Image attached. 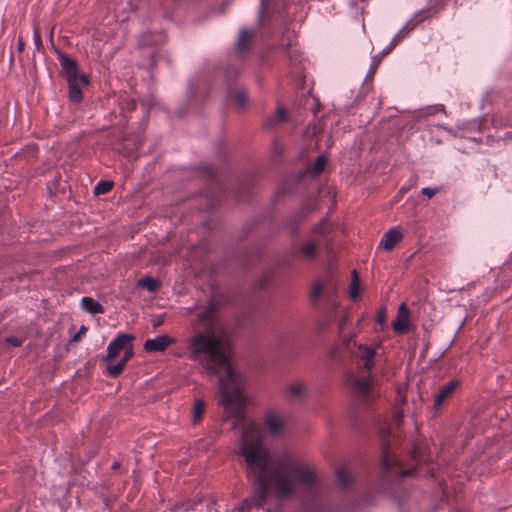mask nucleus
I'll list each match as a JSON object with an SVG mask.
<instances>
[{"label": "nucleus", "mask_w": 512, "mask_h": 512, "mask_svg": "<svg viewBox=\"0 0 512 512\" xmlns=\"http://www.w3.org/2000/svg\"><path fill=\"white\" fill-rule=\"evenodd\" d=\"M458 385V381L452 380L440 388L435 395L434 406L436 410L441 408L443 402L453 394Z\"/></svg>", "instance_id": "nucleus-8"}, {"label": "nucleus", "mask_w": 512, "mask_h": 512, "mask_svg": "<svg viewBox=\"0 0 512 512\" xmlns=\"http://www.w3.org/2000/svg\"><path fill=\"white\" fill-rule=\"evenodd\" d=\"M125 366H126V364L124 362L120 361L115 365H109L107 367V370H108V373L110 376L117 377L122 373Z\"/></svg>", "instance_id": "nucleus-25"}, {"label": "nucleus", "mask_w": 512, "mask_h": 512, "mask_svg": "<svg viewBox=\"0 0 512 512\" xmlns=\"http://www.w3.org/2000/svg\"><path fill=\"white\" fill-rule=\"evenodd\" d=\"M269 11H270V3L267 0H262L261 8H260V15H259V20L261 22L265 20L266 15L269 13Z\"/></svg>", "instance_id": "nucleus-28"}, {"label": "nucleus", "mask_w": 512, "mask_h": 512, "mask_svg": "<svg viewBox=\"0 0 512 512\" xmlns=\"http://www.w3.org/2000/svg\"><path fill=\"white\" fill-rule=\"evenodd\" d=\"M117 467H118V464H117V463H115V464L113 465V468H117Z\"/></svg>", "instance_id": "nucleus-42"}, {"label": "nucleus", "mask_w": 512, "mask_h": 512, "mask_svg": "<svg viewBox=\"0 0 512 512\" xmlns=\"http://www.w3.org/2000/svg\"><path fill=\"white\" fill-rule=\"evenodd\" d=\"M318 244L314 240H309L298 249L299 256L305 260H313L317 255Z\"/></svg>", "instance_id": "nucleus-13"}, {"label": "nucleus", "mask_w": 512, "mask_h": 512, "mask_svg": "<svg viewBox=\"0 0 512 512\" xmlns=\"http://www.w3.org/2000/svg\"><path fill=\"white\" fill-rule=\"evenodd\" d=\"M355 335L348 334L342 335V343L345 347L350 348V344L353 343L356 347V351L353 353L356 357L363 360V368L355 373H352L347 380L349 387L353 393L360 399L368 400L372 392V381L370 377V370L374 366L375 350L365 345H356L353 342Z\"/></svg>", "instance_id": "nucleus-3"}, {"label": "nucleus", "mask_w": 512, "mask_h": 512, "mask_svg": "<svg viewBox=\"0 0 512 512\" xmlns=\"http://www.w3.org/2000/svg\"><path fill=\"white\" fill-rule=\"evenodd\" d=\"M86 331L87 328L85 326H81L79 331L72 337V341H79L82 338V336L86 333Z\"/></svg>", "instance_id": "nucleus-32"}, {"label": "nucleus", "mask_w": 512, "mask_h": 512, "mask_svg": "<svg viewBox=\"0 0 512 512\" xmlns=\"http://www.w3.org/2000/svg\"><path fill=\"white\" fill-rule=\"evenodd\" d=\"M409 325V313L405 304H401L398 309L397 319L393 321L392 327L396 333H404L407 331Z\"/></svg>", "instance_id": "nucleus-9"}, {"label": "nucleus", "mask_w": 512, "mask_h": 512, "mask_svg": "<svg viewBox=\"0 0 512 512\" xmlns=\"http://www.w3.org/2000/svg\"><path fill=\"white\" fill-rule=\"evenodd\" d=\"M215 309L212 304L197 315V324L203 328L192 335L186 344L187 358L210 375L218 377L220 404L228 417L233 419V427L244 420L247 398L243 393L245 378L236 371L229 358V346L215 326Z\"/></svg>", "instance_id": "nucleus-2"}, {"label": "nucleus", "mask_w": 512, "mask_h": 512, "mask_svg": "<svg viewBox=\"0 0 512 512\" xmlns=\"http://www.w3.org/2000/svg\"><path fill=\"white\" fill-rule=\"evenodd\" d=\"M253 36H254L253 31L242 30L238 37L237 48L239 50H245L250 45Z\"/></svg>", "instance_id": "nucleus-17"}, {"label": "nucleus", "mask_w": 512, "mask_h": 512, "mask_svg": "<svg viewBox=\"0 0 512 512\" xmlns=\"http://www.w3.org/2000/svg\"><path fill=\"white\" fill-rule=\"evenodd\" d=\"M159 325H160V322H156V323H154V325H153V326H154V327H158Z\"/></svg>", "instance_id": "nucleus-41"}, {"label": "nucleus", "mask_w": 512, "mask_h": 512, "mask_svg": "<svg viewBox=\"0 0 512 512\" xmlns=\"http://www.w3.org/2000/svg\"><path fill=\"white\" fill-rule=\"evenodd\" d=\"M24 44L23 42H19V50H23Z\"/></svg>", "instance_id": "nucleus-39"}, {"label": "nucleus", "mask_w": 512, "mask_h": 512, "mask_svg": "<svg viewBox=\"0 0 512 512\" xmlns=\"http://www.w3.org/2000/svg\"><path fill=\"white\" fill-rule=\"evenodd\" d=\"M399 462L394 455V453L388 447L386 441L383 443L382 447V465L386 471L392 470L394 467L398 466Z\"/></svg>", "instance_id": "nucleus-11"}, {"label": "nucleus", "mask_w": 512, "mask_h": 512, "mask_svg": "<svg viewBox=\"0 0 512 512\" xmlns=\"http://www.w3.org/2000/svg\"><path fill=\"white\" fill-rule=\"evenodd\" d=\"M267 430L271 434H278L284 425V419L277 414H269L265 419Z\"/></svg>", "instance_id": "nucleus-14"}, {"label": "nucleus", "mask_w": 512, "mask_h": 512, "mask_svg": "<svg viewBox=\"0 0 512 512\" xmlns=\"http://www.w3.org/2000/svg\"><path fill=\"white\" fill-rule=\"evenodd\" d=\"M132 356H133V350H132V347L130 346L128 349L125 350V355L123 356L121 361L124 362L125 364H127V362L132 358Z\"/></svg>", "instance_id": "nucleus-33"}, {"label": "nucleus", "mask_w": 512, "mask_h": 512, "mask_svg": "<svg viewBox=\"0 0 512 512\" xmlns=\"http://www.w3.org/2000/svg\"><path fill=\"white\" fill-rule=\"evenodd\" d=\"M323 291V284L321 282H316L311 291V298L313 301L318 300V298L321 296Z\"/></svg>", "instance_id": "nucleus-27"}, {"label": "nucleus", "mask_w": 512, "mask_h": 512, "mask_svg": "<svg viewBox=\"0 0 512 512\" xmlns=\"http://www.w3.org/2000/svg\"><path fill=\"white\" fill-rule=\"evenodd\" d=\"M23 341H24L23 339L18 338V337H8V338H6V342L9 343L10 345H12L13 347L21 346Z\"/></svg>", "instance_id": "nucleus-30"}, {"label": "nucleus", "mask_w": 512, "mask_h": 512, "mask_svg": "<svg viewBox=\"0 0 512 512\" xmlns=\"http://www.w3.org/2000/svg\"><path fill=\"white\" fill-rule=\"evenodd\" d=\"M287 119V114H286V111L283 109V108H278L276 110V112L270 116L267 120H266V123L265 125L267 127H273V126H276L280 123H283L285 122Z\"/></svg>", "instance_id": "nucleus-16"}, {"label": "nucleus", "mask_w": 512, "mask_h": 512, "mask_svg": "<svg viewBox=\"0 0 512 512\" xmlns=\"http://www.w3.org/2000/svg\"><path fill=\"white\" fill-rule=\"evenodd\" d=\"M326 164H327V159L324 156H318L315 163L311 166L310 171L313 174L318 175L319 173H321L323 171Z\"/></svg>", "instance_id": "nucleus-23"}, {"label": "nucleus", "mask_w": 512, "mask_h": 512, "mask_svg": "<svg viewBox=\"0 0 512 512\" xmlns=\"http://www.w3.org/2000/svg\"><path fill=\"white\" fill-rule=\"evenodd\" d=\"M60 65L62 75L68 83L69 98L71 101L79 103L83 99L81 85H88V76L79 73L77 62L69 56L62 55L60 57Z\"/></svg>", "instance_id": "nucleus-4"}, {"label": "nucleus", "mask_w": 512, "mask_h": 512, "mask_svg": "<svg viewBox=\"0 0 512 512\" xmlns=\"http://www.w3.org/2000/svg\"><path fill=\"white\" fill-rule=\"evenodd\" d=\"M139 287L146 288L150 292H155L160 287V282L150 276L140 279L137 282Z\"/></svg>", "instance_id": "nucleus-18"}, {"label": "nucleus", "mask_w": 512, "mask_h": 512, "mask_svg": "<svg viewBox=\"0 0 512 512\" xmlns=\"http://www.w3.org/2000/svg\"><path fill=\"white\" fill-rule=\"evenodd\" d=\"M415 25L412 23H407L393 38L392 47L396 46L402 39H404L409 32L414 29Z\"/></svg>", "instance_id": "nucleus-21"}, {"label": "nucleus", "mask_w": 512, "mask_h": 512, "mask_svg": "<svg viewBox=\"0 0 512 512\" xmlns=\"http://www.w3.org/2000/svg\"><path fill=\"white\" fill-rule=\"evenodd\" d=\"M400 401H401V403H404L405 402V397L400 395Z\"/></svg>", "instance_id": "nucleus-40"}, {"label": "nucleus", "mask_w": 512, "mask_h": 512, "mask_svg": "<svg viewBox=\"0 0 512 512\" xmlns=\"http://www.w3.org/2000/svg\"><path fill=\"white\" fill-rule=\"evenodd\" d=\"M81 307L90 314L104 313L103 306L91 297H83L81 299Z\"/></svg>", "instance_id": "nucleus-15"}, {"label": "nucleus", "mask_w": 512, "mask_h": 512, "mask_svg": "<svg viewBox=\"0 0 512 512\" xmlns=\"http://www.w3.org/2000/svg\"><path fill=\"white\" fill-rule=\"evenodd\" d=\"M352 275L353 277L350 284L349 294L352 299H356L359 293V279L355 270L352 272Z\"/></svg>", "instance_id": "nucleus-22"}, {"label": "nucleus", "mask_w": 512, "mask_h": 512, "mask_svg": "<svg viewBox=\"0 0 512 512\" xmlns=\"http://www.w3.org/2000/svg\"><path fill=\"white\" fill-rule=\"evenodd\" d=\"M135 339V336L132 334H119L117 338L112 341L107 349V357L105 358V361H112L114 360L120 352L126 348L128 344H130Z\"/></svg>", "instance_id": "nucleus-5"}, {"label": "nucleus", "mask_w": 512, "mask_h": 512, "mask_svg": "<svg viewBox=\"0 0 512 512\" xmlns=\"http://www.w3.org/2000/svg\"><path fill=\"white\" fill-rule=\"evenodd\" d=\"M205 410V403L201 399H197L194 401L193 408H192V416H193V422L197 423Z\"/></svg>", "instance_id": "nucleus-20"}, {"label": "nucleus", "mask_w": 512, "mask_h": 512, "mask_svg": "<svg viewBox=\"0 0 512 512\" xmlns=\"http://www.w3.org/2000/svg\"><path fill=\"white\" fill-rule=\"evenodd\" d=\"M34 40H35V43L38 47H40L42 45V42H41V37L39 35L38 32H35V35H34Z\"/></svg>", "instance_id": "nucleus-37"}, {"label": "nucleus", "mask_w": 512, "mask_h": 512, "mask_svg": "<svg viewBox=\"0 0 512 512\" xmlns=\"http://www.w3.org/2000/svg\"><path fill=\"white\" fill-rule=\"evenodd\" d=\"M202 501V498L196 497L193 504H190V502H181L177 503L170 509V512H189L194 509V506L199 504Z\"/></svg>", "instance_id": "nucleus-19"}, {"label": "nucleus", "mask_w": 512, "mask_h": 512, "mask_svg": "<svg viewBox=\"0 0 512 512\" xmlns=\"http://www.w3.org/2000/svg\"><path fill=\"white\" fill-rule=\"evenodd\" d=\"M411 186H403L400 188L398 194L400 196H403L409 189H410Z\"/></svg>", "instance_id": "nucleus-38"}, {"label": "nucleus", "mask_w": 512, "mask_h": 512, "mask_svg": "<svg viewBox=\"0 0 512 512\" xmlns=\"http://www.w3.org/2000/svg\"><path fill=\"white\" fill-rule=\"evenodd\" d=\"M329 223L326 219L321 220L314 228L313 233L319 235H325L328 232Z\"/></svg>", "instance_id": "nucleus-26"}, {"label": "nucleus", "mask_w": 512, "mask_h": 512, "mask_svg": "<svg viewBox=\"0 0 512 512\" xmlns=\"http://www.w3.org/2000/svg\"><path fill=\"white\" fill-rule=\"evenodd\" d=\"M286 393L291 400H300L306 396L307 387L302 381H295L287 386Z\"/></svg>", "instance_id": "nucleus-10"}, {"label": "nucleus", "mask_w": 512, "mask_h": 512, "mask_svg": "<svg viewBox=\"0 0 512 512\" xmlns=\"http://www.w3.org/2000/svg\"><path fill=\"white\" fill-rule=\"evenodd\" d=\"M267 512H270V511H267Z\"/></svg>", "instance_id": "nucleus-43"}, {"label": "nucleus", "mask_w": 512, "mask_h": 512, "mask_svg": "<svg viewBox=\"0 0 512 512\" xmlns=\"http://www.w3.org/2000/svg\"><path fill=\"white\" fill-rule=\"evenodd\" d=\"M439 191L438 188H429V187H425L421 190V193L425 196H427L428 198H432L437 192Z\"/></svg>", "instance_id": "nucleus-31"}, {"label": "nucleus", "mask_w": 512, "mask_h": 512, "mask_svg": "<svg viewBox=\"0 0 512 512\" xmlns=\"http://www.w3.org/2000/svg\"><path fill=\"white\" fill-rule=\"evenodd\" d=\"M393 414H394V421H395V423L399 424L401 419H402V415H403L402 414V410L400 408H398V407H395Z\"/></svg>", "instance_id": "nucleus-34"}, {"label": "nucleus", "mask_w": 512, "mask_h": 512, "mask_svg": "<svg viewBox=\"0 0 512 512\" xmlns=\"http://www.w3.org/2000/svg\"><path fill=\"white\" fill-rule=\"evenodd\" d=\"M235 101L237 102V104H239L240 106H244L247 102V95L244 91L242 90H239L235 93Z\"/></svg>", "instance_id": "nucleus-29"}, {"label": "nucleus", "mask_w": 512, "mask_h": 512, "mask_svg": "<svg viewBox=\"0 0 512 512\" xmlns=\"http://www.w3.org/2000/svg\"><path fill=\"white\" fill-rule=\"evenodd\" d=\"M175 343V339L168 335H160L153 339H147L143 345L146 352H164L170 345Z\"/></svg>", "instance_id": "nucleus-6"}, {"label": "nucleus", "mask_w": 512, "mask_h": 512, "mask_svg": "<svg viewBox=\"0 0 512 512\" xmlns=\"http://www.w3.org/2000/svg\"><path fill=\"white\" fill-rule=\"evenodd\" d=\"M238 453L244 458L247 477L256 486L254 495L243 501L240 512H248L253 506L262 507L269 493L279 499H289L297 489L314 494L321 485L319 473L312 464L288 451L272 458L253 422L242 429Z\"/></svg>", "instance_id": "nucleus-1"}, {"label": "nucleus", "mask_w": 512, "mask_h": 512, "mask_svg": "<svg viewBox=\"0 0 512 512\" xmlns=\"http://www.w3.org/2000/svg\"><path fill=\"white\" fill-rule=\"evenodd\" d=\"M403 238V233L401 231V229L399 227H393L391 229H389L385 234L384 236L382 237L381 241H380V246L387 250V251H390L392 250L395 245L400 242Z\"/></svg>", "instance_id": "nucleus-7"}, {"label": "nucleus", "mask_w": 512, "mask_h": 512, "mask_svg": "<svg viewBox=\"0 0 512 512\" xmlns=\"http://www.w3.org/2000/svg\"><path fill=\"white\" fill-rule=\"evenodd\" d=\"M113 187V183L111 181H100L94 188V193L96 195H102L108 193Z\"/></svg>", "instance_id": "nucleus-24"}, {"label": "nucleus", "mask_w": 512, "mask_h": 512, "mask_svg": "<svg viewBox=\"0 0 512 512\" xmlns=\"http://www.w3.org/2000/svg\"><path fill=\"white\" fill-rule=\"evenodd\" d=\"M336 477L341 489H349L353 484V476L346 466H341L336 470Z\"/></svg>", "instance_id": "nucleus-12"}, {"label": "nucleus", "mask_w": 512, "mask_h": 512, "mask_svg": "<svg viewBox=\"0 0 512 512\" xmlns=\"http://www.w3.org/2000/svg\"><path fill=\"white\" fill-rule=\"evenodd\" d=\"M348 321V316L347 315H344L343 318L340 320L339 322V330L342 332L343 331V328L346 324V322Z\"/></svg>", "instance_id": "nucleus-36"}, {"label": "nucleus", "mask_w": 512, "mask_h": 512, "mask_svg": "<svg viewBox=\"0 0 512 512\" xmlns=\"http://www.w3.org/2000/svg\"><path fill=\"white\" fill-rule=\"evenodd\" d=\"M415 473L414 469L404 470V471H398L396 474H399L400 476H411Z\"/></svg>", "instance_id": "nucleus-35"}]
</instances>
